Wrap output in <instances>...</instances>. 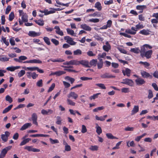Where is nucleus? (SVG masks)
Returning <instances> with one entry per match:
<instances>
[{
    "instance_id": "nucleus-1",
    "label": "nucleus",
    "mask_w": 158,
    "mask_h": 158,
    "mask_svg": "<svg viewBox=\"0 0 158 158\" xmlns=\"http://www.w3.org/2000/svg\"><path fill=\"white\" fill-rule=\"evenodd\" d=\"M152 47L148 44H145L141 46L140 48V55H143L144 52L148 49H151Z\"/></svg>"
},
{
    "instance_id": "nucleus-2",
    "label": "nucleus",
    "mask_w": 158,
    "mask_h": 158,
    "mask_svg": "<svg viewBox=\"0 0 158 158\" xmlns=\"http://www.w3.org/2000/svg\"><path fill=\"white\" fill-rule=\"evenodd\" d=\"M64 39L66 40V42L71 45H75L76 42L73 41V39L69 36H66L64 37Z\"/></svg>"
},
{
    "instance_id": "nucleus-3",
    "label": "nucleus",
    "mask_w": 158,
    "mask_h": 158,
    "mask_svg": "<svg viewBox=\"0 0 158 158\" xmlns=\"http://www.w3.org/2000/svg\"><path fill=\"white\" fill-rule=\"evenodd\" d=\"M10 133L7 131L5 132L4 134L1 135V138L2 140L4 142H6L8 139V137L10 136Z\"/></svg>"
},
{
    "instance_id": "nucleus-4",
    "label": "nucleus",
    "mask_w": 158,
    "mask_h": 158,
    "mask_svg": "<svg viewBox=\"0 0 158 158\" xmlns=\"http://www.w3.org/2000/svg\"><path fill=\"white\" fill-rule=\"evenodd\" d=\"M152 53V50H149L146 51L143 55H141V56L142 57H145L147 59L150 58L151 57V55Z\"/></svg>"
},
{
    "instance_id": "nucleus-5",
    "label": "nucleus",
    "mask_w": 158,
    "mask_h": 158,
    "mask_svg": "<svg viewBox=\"0 0 158 158\" xmlns=\"http://www.w3.org/2000/svg\"><path fill=\"white\" fill-rule=\"evenodd\" d=\"M121 83L126 84L130 86H132L134 85L133 81L131 79H126L123 80V81L121 82Z\"/></svg>"
},
{
    "instance_id": "nucleus-6",
    "label": "nucleus",
    "mask_w": 158,
    "mask_h": 158,
    "mask_svg": "<svg viewBox=\"0 0 158 158\" xmlns=\"http://www.w3.org/2000/svg\"><path fill=\"white\" fill-rule=\"evenodd\" d=\"M64 64L66 65L73 64L78 65H79V61H78L77 60H73L69 61L66 62Z\"/></svg>"
},
{
    "instance_id": "nucleus-7",
    "label": "nucleus",
    "mask_w": 158,
    "mask_h": 158,
    "mask_svg": "<svg viewBox=\"0 0 158 158\" xmlns=\"http://www.w3.org/2000/svg\"><path fill=\"white\" fill-rule=\"evenodd\" d=\"M135 82L136 84L138 85H141L145 83V81L141 77H138L135 80Z\"/></svg>"
},
{
    "instance_id": "nucleus-8",
    "label": "nucleus",
    "mask_w": 158,
    "mask_h": 158,
    "mask_svg": "<svg viewBox=\"0 0 158 158\" xmlns=\"http://www.w3.org/2000/svg\"><path fill=\"white\" fill-rule=\"evenodd\" d=\"M25 149L29 151H32L34 152H39L40 150L32 148L31 146H26L24 148Z\"/></svg>"
},
{
    "instance_id": "nucleus-9",
    "label": "nucleus",
    "mask_w": 158,
    "mask_h": 158,
    "mask_svg": "<svg viewBox=\"0 0 158 158\" xmlns=\"http://www.w3.org/2000/svg\"><path fill=\"white\" fill-rule=\"evenodd\" d=\"M80 64L86 67H90V66L89 65V62L87 60H82L79 61V64Z\"/></svg>"
},
{
    "instance_id": "nucleus-10",
    "label": "nucleus",
    "mask_w": 158,
    "mask_h": 158,
    "mask_svg": "<svg viewBox=\"0 0 158 158\" xmlns=\"http://www.w3.org/2000/svg\"><path fill=\"white\" fill-rule=\"evenodd\" d=\"M65 72L63 71H58L52 73L50 76L56 75V76H60L65 73Z\"/></svg>"
},
{
    "instance_id": "nucleus-11",
    "label": "nucleus",
    "mask_w": 158,
    "mask_h": 158,
    "mask_svg": "<svg viewBox=\"0 0 158 158\" xmlns=\"http://www.w3.org/2000/svg\"><path fill=\"white\" fill-rule=\"evenodd\" d=\"M78 95L74 92H71L69 94L67 95V97L69 98H72L75 99H77L78 97Z\"/></svg>"
},
{
    "instance_id": "nucleus-12",
    "label": "nucleus",
    "mask_w": 158,
    "mask_h": 158,
    "mask_svg": "<svg viewBox=\"0 0 158 158\" xmlns=\"http://www.w3.org/2000/svg\"><path fill=\"white\" fill-rule=\"evenodd\" d=\"M41 33L40 32H36L33 31H30L28 33L29 36L31 37H35L40 36Z\"/></svg>"
},
{
    "instance_id": "nucleus-13",
    "label": "nucleus",
    "mask_w": 158,
    "mask_h": 158,
    "mask_svg": "<svg viewBox=\"0 0 158 158\" xmlns=\"http://www.w3.org/2000/svg\"><path fill=\"white\" fill-rule=\"evenodd\" d=\"M80 27L84 30L90 31L91 30V28L89 26L85 24H83L81 25Z\"/></svg>"
},
{
    "instance_id": "nucleus-14",
    "label": "nucleus",
    "mask_w": 158,
    "mask_h": 158,
    "mask_svg": "<svg viewBox=\"0 0 158 158\" xmlns=\"http://www.w3.org/2000/svg\"><path fill=\"white\" fill-rule=\"evenodd\" d=\"M54 29H56V34L60 36H63L64 35L63 32L62 31H61L58 26H56L54 27Z\"/></svg>"
},
{
    "instance_id": "nucleus-15",
    "label": "nucleus",
    "mask_w": 158,
    "mask_h": 158,
    "mask_svg": "<svg viewBox=\"0 0 158 158\" xmlns=\"http://www.w3.org/2000/svg\"><path fill=\"white\" fill-rule=\"evenodd\" d=\"M53 111L52 110L48 109V110H45L43 109L41 110V113L44 115H48L52 114Z\"/></svg>"
},
{
    "instance_id": "nucleus-16",
    "label": "nucleus",
    "mask_w": 158,
    "mask_h": 158,
    "mask_svg": "<svg viewBox=\"0 0 158 158\" xmlns=\"http://www.w3.org/2000/svg\"><path fill=\"white\" fill-rule=\"evenodd\" d=\"M24 63H41L42 61L39 60L34 59L27 60L23 62Z\"/></svg>"
},
{
    "instance_id": "nucleus-17",
    "label": "nucleus",
    "mask_w": 158,
    "mask_h": 158,
    "mask_svg": "<svg viewBox=\"0 0 158 158\" xmlns=\"http://www.w3.org/2000/svg\"><path fill=\"white\" fill-rule=\"evenodd\" d=\"M106 45H104L103 46V49L105 51L108 52L110 49V46L108 42H106Z\"/></svg>"
},
{
    "instance_id": "nucleus-18",
    "label": "nucleus",
    "mask_w": 158,
    "mask_h": 158,
    "mask_svg": "<svg viewBox=\"0 0 158 158\" xmlns=\"http://www.w3.org/2000/svg\"><path fill=\"white\" fill-rule=\"evenodd\" d=\"M63 144L64 145V150L66 151H69L71 150L70 146L68 145L65 140L63 141Z\"/></svg>"
},
{
    "instance_id": "nucleus-19",
    "label": "nucleus",
    "mask_w": 158,
    "mask_h": 158,
    "mask_svg": "<svg viewBox=\"0 0 158 158\" xmlns=\"http://www.w3.org/2000/svg\"><path fill=\"white\" fill-rule=\"evenodd\" d=\"M31 118L33 123L37 125H38V123L37 122V116L36 114L35 113L33 114L32 115Z\"/></svg>"
},
{
    "instance_id": "nucleus-20",
    "label": "nucleus",
    "mask_w": 158,
    "mask_h": 158,
    "mask_svg": "<svg viewBox=\"0 0 158 158\" xmlns=\"http://www.w3.org/2000/svg\"><path fill=\"white\" fill-rule=\"evenodd\" d=\"M141 73L142 77L144 78H147L149 77H150L151 78L152 77V76L150 75L149 73L143 71H142Z\"/></svg>"
},
{
    "instance_id": "nucleus-21",
    "label": "nucleus",
    "mask_w": 158,
    "mask_h": 158,
    "mask_svg": "<svg viewBox=\"0 0 158 158\" xmlns=\"http://www.w3.org/2000/svg\"><path fill=\"white\" fill-rule=\"evenodd\" d=\"M100 76L103 78H109L115 77L114 76L107 73L101 75Z\"/></svg>"
},
{
    "instance_id": "nucleus-22",
    "label": "nucleus",
    "mask_w": 158,
    "mask_h": 158,
    "mask_svg": "<svg viewBox=\"0 0 158 158\" xmlns=\"http://www.w3.org/2000/svg\"><path fill=\"white\" fill-rule=\"evenodd\" d=\"M31 125V124L30 123H27L23 125L21 128L20 130L21 131H23L27 128L29 127H30Z\"/></svg>"
},
{
    "instance_id": "nucleus-23",
    "label": "nucleus",
    "mask_w": 158,
    "mask_h": 158,
    "mask_svg": "<svg viewBox=\"0 0 158 158\" xmlns=\"http://www.w3.org/2000/svg\"><path fill=\"white\" fill-rule=\"evenodd\" d=\"M149 30L148 29H143L140 31L139 33L144 35H147L149 34Z\"/></svg>"
},
{
    "instance_id": "nucleus-24",
    "label": "nucleus",
    "mask_w": 158,
    "mask_h": 158,
    "mask_svg": "<svg viewBox=\"0 0 158 158\" xmlns=\"http://www.w3.org/2000/svg\"><path fill=\"white\" fill-rule=\"evenodd\" d=\"M34 21L38 25L40 26H43L44 24V22L43 19H40L38 20H35Z\"/></svg>"
},
{
    "instance_id": "nucleus-25",
    "label": "nucleus",
    "mask_w": 158,
    "mask_h": 158,
    "mask_svg": "<svg viewBox=\"0 0 158 158\" xmlns=\"http://www.w3.org/2000/svg\"><path fill=\"white\" fill-rule=\"evenodd\" d=\"M97 63V59H92L90 61L89 64L90 67L91 66H95Z\"/></svg>"
},
{
    "instance_id": "nucleus-26",
    "label": "nucleus",
    "mask_w": 158,
    "mask_h": 158,
    "mask_svg": "<svg viewBox=\"0 0 158 158\" xmlns=\"http://www.w3.org/2000/svg\"><path fill=\"white\" fill-rule=\"evenodd\" d=\"M26 69V67H23L21 66H11L10 67H7L6 69Z\"/></svg>"
},
{
    "instance_id": "nucleus-27",
    "label": "nucleus",
    "mask_w": 158,
    "mask_h": 158,
    "mask_svg": "<svg viewBox=\"0 0 158 158\" xmlns=\"http://www.w3.org/2000/svg\"><path fill=\"white\" fill-rule=\"evenodd\" d=\"M139 106H135L131 111V115H133L139 111Z\"/></svg>"
},
{
    "instance_id": "nucleus-28",
    "label": "nucleus",
    "mask_w": 158,
    "mask_h": 158,
    "mask_svg": "<svg viewBox=\"0 0 158 158\" xmlns=\"http://www.w3.org/2000/svg\"><path fill=\"white\" fill-rule=\"evenodd\" d=\"M9 58L4 55H0V61L2 62H5L9 60Z\"/></svg>"
},
{
    "instance_id": "nucleus-29",
    "label": "nucleus",
    "mask_w": 158,
    "mask_h": 158,
    "mask_svg": "<svg viewBox=\"0 0 158 158\" xmlns=\"http://www.w3.org/2000/svg\"><path fill=\"white\" fill-rule=\"evenodd\" d=\"M130 51L131 52L136 54L139 53V52L140 53V50L139 48H131Z\"/></svg>"
},
{
    "instance_id": "nucleus-30",
    "label": "nucleus",
    "mask_w": 158,
    "mask_h": 158,
    "mask_svg": "<svg viewBox=\"0 0 158 158\" xmlns=\"http://www.w3.org/2000/svg\"><path fill=\"white\" fill-rule=\"evenodd\" d=\"M96 131L98 135H100L102 132V129L101 127L99 126L98 124H96Z\"/></svg>"
},
{
    "instance_id": "nucleus-31",
    "label": "nucleus",
    "mask_w": 158,
    "mask_h": 158,
    "mask_svg": "<svg viewBox=\"0 0 158 158\" xmlns=\"http://www.w3.org/2000/svg\"><path fill=\"white\" fill-rule=\"evenodd\" d=\"M31 139L30 138H27L25 139H24V140L20 143V145L22 146L26 144L27 143H28L29 141H30Z\"/></svg>"
},
{
    "instance_id": "nucleus-32",
    "label": "nucleus",
    "mask_w": 158,
    "mask_h": 158,
    "mask_svg": "<svg viewBox=\"0 0 158 158\" xmlns=\"http://www.w3.org/2000/svg\"><path fill=\"white\" fill-rule=\"evenodd\" d=\"M131 72V70H123L122 71L123 75H126L128 77L130 76Z\"/></svg>"
},
{
    "instance_id": "nucleus-33",
    "label": "nucleus",
    "mask_w": 158,
    "mask_h": 158,
    "mask_svg": "<svg viewBox=\"0 0 158 158\" xmlns=\"http://www.w3.org/2000/svg\"><path fill=\"white\" fill-rule=\"evenodd\" d=\"M56 123L58 125H61L62 123V119L60 116H57L56 117Z\"/></svg>"
},
{
    "instance_id": "nucleus-34",
    "label": "nucleus",
    "mask_w": 158,
    "mask_h": 158,
    "mask_svg": "<svg viewBox=\"0 0 158 158\" xmlns=\"http://www.w3.org/2000/svg\"><path fill=\"white\" fill-rule=\"evenodd\" d=\"M98 147L97 145H91L89 148V149L92 151H97L98 150Z\"/></svg>"
},
{
    "instance_id": "nucleus-35",
    "label": "nucleus",
    "mask_w": 158,
    "mask_h": 158,
    "mask_svg": "<svg viewBox=\"0 0 158 158\" xmlns=\"http://www.w3.org/2000/svg\"><path fill=\"white\" fill-rule=\"evenodd\" d=\"M21 18L22 20L24 22H27L28 21L27 15L26 14L22 15Z\"/></svg>"
},
{
    "instance_id": "nucleus-36",
    "label": "nucleus",
    "mask_w": 158,
    "mask_h": 158,
    "mask_svg": "<svg viewBox=\"0 0 158 158\" xmlns=\"http://www.w3.org/2000/svg\"><path fill=\"white\" fill-rule=\"evenodd\" d=\"M125 32L131 35H134L136 33L135 31H133L131 29H127L125 30Z\"/></svg>"
},
{
    "instance_id": "nucleus-37",
    "label": "nucleus",
    "mask_w": 158,
    "mask_h": 158,
    "mask_svg": "<svg viewBox=\"0 0 158 158\" xmlns=\"http://www.w3.org/2000/svg\"><path fill=\"white\" fill-rule=\"evenodd\" d=\"M13 106L12 105H11L10 106H8L3 111L2 113L3 114H5L8 111H9V110H10V109H11L12 107Z\"/></svg>"
},
{
    "instance_id": "nucleus-38",
    "label": "nucleus",
    "mask_w": 158,
    "mask_h": 158,
    "mask_svg": "<svg viewBox=\"0 0 158 158\" xmlns=\"http://www.w3.org/2000/svg\"><path fill=\"white\" fill-rule=\"evenodd\" d=\"M1 41H3L4 43L7 46H8L9 43L7 40H6V38L2 36V40Z\"/></svg>"
},
{
    "instance_id": "nucleus-39",
    "label": "nucleus",
    "mask_w": 158,
    "mask_h": 158,
    "mask_svg": "<svg viewBox=\"0 0 158 158\" xmlns=\"http://www.w3.org/2000/svg\"><path fill=\"white\" fill-rule=\"evenodd\" d=\"M106 135L107 137L109 139H118V138L115 136H113V135L111 133H107L106 134Z\"/></svg>"
},
{
    "instance_id": "nucleus-40",
    "label": "nucleus",
    "mask_w": 158,
    "mask_h": 158,
    "mask_svg": "<svg viewBox=\"0 0 158 158\" xmlns=\"http://www.w3.org/2000/svg\"><path fill=\"white\" fill-rule=\"evenodd\" d=\"M100 93H97L95 94H94L93 96H91L89 97V99L90 100H91L92 99H95L98 98V96L100 94Z\"/></svg>"
},
{
    "instance_id": "nucleus-41",
    "label": "nucleus",
    "mask_w": 158,
    "mask_h": 158,
    "mask_svg": "<svg viewBox=\"0 0 158 158\" xmlns=\"http://www.w3.org/2000/svg\"><path fill=\"white\" fill-rule=\"evenodd\" d=\"M95 7L99 10H100L102 9L101 4L99 2H97L95 3Z\"/></svg>"
},
{
    "instance_id": "nucleus-42",
    "label": "nucleus",
    "mask_w": 158,
    "mask_h": 158,
    "mask_svg": "<svg viewBox=\"0 0 158 158\" xmlns=\"http://www.w3.org/2000/svg\"><path fill=\"white\" fill-rule=\"evenodd\" d=\"M5 100L6 101L8 102L9 103H11L13 102L12 98L9 95L6 96Z\"/></svg>"
},
{
    "instance_id": "nucleus-43",
    "label": "nucleus",
    "mask_w": 158,
    "mask_h": 158,
    "mask_svg": "<svg viewBox=\"0 0 158 158\" xmlns=\"http://www.w3.org/2000/svg\"><path fill=\"white\" fill-rule=\"evenodd\" d=\"M43 39L45 43L48 45H50L51 43L49 39L47 37H44L43 38Z\"/></svg>"
},
{
    "instance_id": "nucleus-44",
    "label": "nucleus",
    "mask_w": 158,
    "mask_h": 158,
    "mask_svg": "<svg viewBox=\"0 0 158 158\" xmlns=\"http://www.w3.org/2000/svg\"><path fill=\"white\" fill-rule=\"evenodd\" d=\"M82 54V51L80 49H77L73 52V54L74 55H81Z\"/></svg>"
},
{
    "instance_id": "nucleus-45",
    "label": "nucleus",
    "mask_w": 158,
    "mask_h": 158,
    "mask_svg": "<svg viewBox=\"0 0 158 158\" xmlns=\"http://www.w3.org/2000/svg\"><path fill=\"white\" fill-rule=\"evenodd\" d=\"M66 30H67V32L69 34L75 36L74 35V31L73 30L71 29L70 28H67V29Z\"/></svg>"
},
{
    "instance_id": "nucleus-46",
    "label": "nucleus",
    "mask_w": 158,
    "mask_h": 158,
    "mask_svg": "<svg viewBox=\"0 0 158 158\" xmlns=\"http://www.w3.org/2000/svg\"><path fill=\"white\" fill-rule=\"evenodd\" d=\"M136 8L138 10H143L146 8V6L145 5H138L136 6Z\"/></svg>"
},
{
    "instance_id": "nucleus-47",
    "label": "nucleus",
    "mask_w": 158,
    "mask_h": 158,
    "mask_svg": "<svg viewBox=\"0 0 158 158\" xmlns=\"http://www.w3.org/2000/svg\"><path fill=\"white\" fill-rule=\"evenodd\" d=\"M15 17L14 13L13 12H11L9 15V20L10 21H12L14 19Z\"/></svg>"
},
{
    "instance_id": "nucleus-48",
    "label": "nucleus",
    "mask_w": 158,
    "mask_h": 158,
    "mask_svg": "<svg viewBox=\"0 0 158 158\" xmlns=\"http://www.w3.org/2000/svg\"><path fill=\"white\" fill-rule=\"evenodd\" d=\"M11 46L15 45V44L14 38L13 37H11L9 40Z\"/></svg>"
},
{
    "instance_id": "nucleus-49",
    "label": "nucleus",
    "mask_w": 158,
    "mask_h": 158,
    "mask_svg": "<svg viewBox=\"0 0 158 158\" xmlns=\"http://www.w3.org/2000/svg\"><path fill=\"white\" fill-rule=\"evenodd\" d=\"M65 79L71 82V84H72L75 81L74 79L71 78L69 76H66L65 77Z\"/></svg>"
},
{
    "instance_id": "nucleus-50",
    "label": "nucleus",
    "mask_w": 158,
    "mask_h": 158,
    "mask_svg": "<svg viewBox=\"0 0 158 158\" xmlns=\"http://www.w3.org/2000/svg\"><path fill=\"white\" fill-rule=\"evenodd\" d=\"M117 48L121 53L124 54H127V52L123 48L118 47Z\"/></svg>"
},
{
    "instance_id": "nucleus-51",
    "label": "nucleus",
    "mask_w": 158,
    "mask_h": 158,
    "mask_svg": "<svg viewBox=\"0 0 158 158\" xmlns=\"http://www.w3.org/2000/svg\"><path fill=\"white\" fill-rule=\"evenodd\" d=\"M96 85L98 86L100 88L102 89H106V87L102 83L97 84Z\"/></svg>"
},
{
    "instance_id": "nucleus-52",
    "label": "nucleus",
    "mask_w": 158,
    "mask_h": 158,
    "mask_svg": "<svg viewBox=\"0 0 158 158\" xmlns=\"http://www.w3.org/2000/svg\"><path fill=\"white\" fill-rule=\"evenodd\" d=\"M147 118L151 119L153 120H158V116H148L147 117Z\"/></svg>"
},
{
    "instance_id": "nucleus-53",
    "label": "nucleus",
    "mask_w": 158,
    "mask_h": 158,
    "mask_svg": "<svg viewBox=\"0 0 158 158\" xmlns=\"http://www.w3.org/2000/svg\"><path fill=\"white\" fill-rule=\"evenodd\" d=\"M51 60L53 62H62L64 61V60L62 59L58 58L57 59H51Z\"/></svg>"
},
{
    "instance_id": "nucleus-54",
    "label": "nucleus",
    "mask_w": 158,
    "mask_h": 158,
    "mask_svg": "<svg viewBox=\"0 0 158 158\" xmlns=\"http://www.w3.org/2000/svg\"><path fill=\"white\" fill-rule=\"evenodd\" d=\"M67 101L68 104L72 106H74L75 105V103L73 102L72 100L69 99H67Z\"/></svg>"
},
{
    "instance_id": "nucleus-55",
    "label": "nucleus",
    "mask_w": 158,
    "mask_h": 158,
    "mask_svg": "<svg viewBox=\"0 0 158 158\" xmlns=\"http://www.w3.org/2000/svg\"><path fill=\"white\" fill-rule=\"evenodd\" d=\"M104 106H102L101 107H99L97 108H96L93 110V111L94 112H98V110H100L104 109Z\"/></svg>"
},
{
    "instance_id": "nucleus-56",
    "label": "nucleus",
    "mask_w": 158,
    "mask_h": 158,
    "mask_svg": "<svg viewBox=\"0 0 158 158\" xmlns=\"http://www.w3.org/2000/svg\"><path fill=\"white\" fill-rule=\"evenodd\" d=\"M51 40L52 42L55 45H57L59 44V41L56 39H52Z\"/></svg>"
},
{
    "instance_id": "nucleus-57",
    "label": "nucleus",
    "mask_w": 158,
    "mask_h": 158,
    "mask_svg": "<svg viewBox=\"0 0 158 158\" xmlns=\"http://www.w3.org/2000/svg\"><path fill=\"white\" fill-rule=\"evenodd\" d=\"M94 37L96 40H98L102 41L103 40V38H101L100 36H99L98 34L95 35L94 36Z\"/></svg>"
},
{
    "instance_id": "nucleus-58",
    "label": "nucleus",
    "mask_w": 158,
    "mask_h": 158,
    "mask_svg": "<svg viewBox=\"0 0 158 158\" xmlns=\"http://www.w3.org/2000/svg\"><path fill=\"white\" fill-rule=\"evenodd\" d=\"M49 140L51 143L52 144L57 143H59V141L57 139H53L50 138L49 139Z\"/></svg>"
},
{
    "instance_id": "nucleus-59",
    "label": "nucleus",
    "mask_w": 158,
    "mask_h": 158,
    "mask_svg": "<svg viewBox=\"0 0 158 158\" xmlns=\"http://www.w3.org/2000/svg\"><path fill=\"white\" fill-rule=\"evenodd\" d=\"M19 58L20 63L22 62L23 60H24L27 59V57L24 56H19Z\"/></svg>"
},
{
    "instance_id": "nucleus-60",
    "label": "nucleus",
    "mask_w": 158,
    "mask_h": 158,
    "mask_svg": "<svg viewBox=\"0 0 158 158\" xmlns=\"http://www.w3.org/2000/svg\"><path fill=\"white\" fill-rule=\"evenodd\" d=\"M153 97V94L152 91L149 89L148 90V98L149 99H150Z\"/></svg>"
},
{
    "instance_id": "nucleus-61",
    "label": "nucleus",
    "mask_w": 158,
    "mask_h": 158,
    "mask_svg": "<svg viewBox=\"0 0 158 158\" xmlns=\"http://www.w3.org/2000/svg\"><path fill=\"white\" fill-rule=\"evenodd\" d=\"M55 83H52L51 86L49 88L48 90V92H49L52 91L55 88Z\"/></svg>"
},
{
    "instance_id": "nucleus-62",
    "label": "nucleus",
    "mask_w": 158,
    "mask_h": 158,
    "mask_svg": "<svg viewBox=\"0 0 158 158\" xmlns=\"http://www.w3.org/2000/svg\"><path fill=\"white\" fill-rule=\"evenodd\" d=\"M87 131V130L86 127L84 125L82 126V128L81 130V132L83 133H85Z\"/></svg>"
},
{
    "instance_id": "nucleus-63",
    "label": "nucleus",
    "mask_w": 158,
    "mask_h": 158,
    "mask_svg": "<svg viewBox=\"0 0 158 158\" xmlns=\"http://www.w3.org/2000/svg\"><path fill=\"white\" fill-rule=\"evenodd\" d=\"M95 118L97 120H100L102 121H103L105 120V119H104L103 117L102 116L99 117L98 115H96Z\"/></svg>"
},
{
    "instance_id": "nucleus-64",
    "label": "nucleus",
    "mask_w": 158,
    "mask_h": 158,
    "mask_svg": "<svg viewBox=\"0 0 158 158\" xmlns=\"http://www.w3.org/2000/svg\"><path fill=\"white\" fill-rule=\"evenodd\" d=\"M137 30L139 29L143 28L144 27L143 25L140 23H139L135 26Z\"/></svg>"
}]
</instances>
